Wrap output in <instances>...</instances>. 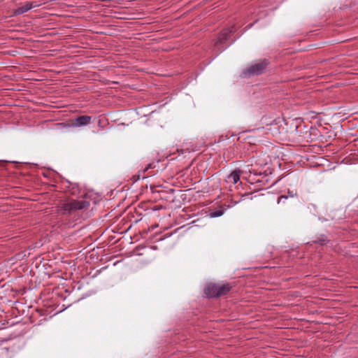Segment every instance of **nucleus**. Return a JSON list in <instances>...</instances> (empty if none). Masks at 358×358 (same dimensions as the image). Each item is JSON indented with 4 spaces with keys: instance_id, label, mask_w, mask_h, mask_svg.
<instances>
[{
    "instance_id": "nucleus-10",
    "label": "nucleus",
    "mask_w": 358,
    "mask_h": 358,
    "mask_svg": "<svg viewBox=\"0 0 358 358\" xmlns=\"http://www.w3.org/2000/svg\"><path fill=\"white\" fill-rule=\"evenodd\" d=\"M152 167V164H149L143 170L144 171H146L148 169H150Z\"/></svg>"
},
{
    "instance_id": "nucleus-6",
    "label": "nucleus",
    "mask_w": 358,
    "mask_h": 358,
    "mask_svg": "<svg viewBox=\"0 0 358 358\" xmlns=\"http://www.w3.org/2000/svg\"><path fill=\"white\" fill-rule=\"evenodd\" d=\"M233 31L232 29H224L222 30L217 38V41L215 42V45H218L220 44H224L225 43V42L229 39V36H230V34Z\"/></svg>"
},
{
    "instance_id": "nucleus-15",
    "label": "nucleus",
    "mask_w": 358,
    "mask_h": 358,
    "mask_svg": "<svg viewBox=\"0 0 358 358\" xmlns=\"http://www.w3.org/2000/svg\"><path fill=\"white\" fill-rule=\"evenodd\" d=\"M169 192H170L171 193H173V192H174V189H169Z\"/></svg>"
},
{
    "instance_id": "nucleus-2",
    "label": "nucleus",
    "mask_w": 358,
    "mask_h": 358,
    "mask_svg": "<svg viewBox=\"0 0 358 358\" xmlns=\"http://www.w3.org/2000/svg\"><path fill=\"white\" fill-rule=\"evenodd\" d=\"M90 205V202L85 200H73L63 203L59 208V213L70 215L76 210L87 209Z\"/></svg>"
},
{
    "instance_id": "nucleus-3",
    "label": "nucleus",
    "mask_w": 358,
    "mask_h": 358,
    "mask_svg": "<svg viewBox=\"0 0 358 358\" xmlns=\"http://www.w3.org/2000/svg\"><path fill=\"white\" fill-rule=\"evenodd\" d=\"M268 64V62L266 59L261 61L248 68L243 71V73L245 76L248 75H260L264 73Z\"/></svg>"
},
{
    "instance_id": "nucleus-14",
    "label": "nucleus",
    "mask_w": 358,
    "mask_h": 358,
    "mask_svg": "<svg viewBox=\"0 0 358 358\" xmlns=\"http://www.w3.org/2000/svg\"><path fill=\"white\" fill-rule=\"evenodd\" d=\"M288 194H289L291 197H293L294 195L296 194V193L294 194H292V193H290V192H288Z\"/></svg>"
},
{
    "instance_id": "nucleus-8",
    "label": "nucleus",
    "mask_w": 358,
    "mask_h": 358,
    "mask_svg": "<svg viewBox=\"0 0 358 358\" xmlns=\"http://www.w3.org/2000/svg\"><path fill=\"white\" fill-rule=\"evenodd\" d=\"M328 242L329 239L324 234H320L313 241V243L320 244L321 245H326Z\"/></svg>"
},
{
    "instance_id": "nucleus-7",
    "label": "nucleus",
    "mask_w": 358,
    "mask_h": 358,
    "mask_svg": "<svg viewBox=\"0 0 358 358\" xmlns=\"http://www.w3.org/2000/svg\"><path fill=\"white\" fill-rule=\"evenodd\" d=\"M241 171L239 170L233 171L227 176L226 182L231 184H236L240 180Z\"/></svg>"
},
{
    "instance_id": "nucleus-12",
    "label": "nucleus",
    "mask_w": 358,
    "mask_h": 358,
    "mask_svg": "<svg viewBox=\"0 0 358 358\" xmlns=\"http://www.w3.org/2000/svg\"><path fill=\"white\" fill-rule=\"evenodd\" d=\"M288 194H289L291 197H293L294 195L296 194V193L294 194H292V193H290V192H288Z\"/></svg>"
},
{
    "instance_id": "nucleus-13",
    "label": "nucleus",
    "mask_w": 358,
    "mask_h": 358,
    "mask_svg": "<svg viewBox=\"0 0 358 358\" xmlns=\"http://www.w3.org/2000/svg\"><path fill=\"white\" fill-rule=\"evenodd\" d=\"M288 194H289L291 197H293L294 195L296 194V193L294 194H292V193H290V192H288Z\"/></svg>"
},
{
    "instance_id": "nucleus-11",
    "label": "nucleus",
    "mask_w": 358,
    "mask_h": 358,
    "mask_svg": "<svg viewBox=\"0 0 358 358\" xmlns=\"http://www.w3.org/2000/svg\"><path fill=\"white\" fill-rule=\"evenodd\" d=\"M287 199V196H281L279 198V201H278V202H280L281 199Z\"/></svg>"
},
{
    "instance_id": "nucleus-9",
    "label": "nucleus",
    "mask_w": 358,
    "mask_h": 358,
    "mask_svg": "<svg viewBox=\"0 0 358 358\" xmlns=\"http://www.w3.org/2000/svg\"><path fill=\"white\" fill-rule=\"evenodd\" d=\"M224 213V209L222 208H220L219 209H217L213 212L210 213V217H218L222 216Z\"/></svg>"
},
{
    "instance_id": "nucleus-4",
    "label": "nucleus",
    "mask_w": 358,
    "mask_h": 358,
    "mask_svg": "<svg viewBox=\"0 0 358 358\" xmlns=\"http://www.w3.org/2000/svg\"><path fill=\"white\" fill-rule=\"evenodd\" d=\"M41 5V3H38L36 1H29L26 2L23 6L18 7L17 8L15 9L13 11V15L17 16L22 15L24 13L28 12L31 9L34 8L38 7Z\"/></svg>"
},
{
    "instance_id": "nucleus-1",
    "label": "nucleus",
    "mask_w": 358,
    "mask_h": 358,
    "mask_svg": "<svg viewBox=\"0 0 358 358\" xmlns=\"http://www.w3.org/2000/svg\"><path fill=\"white\" fill-rule=\"evenodd\" d=\"M231 288L232 286L229 283H210L205 287L204 294L208 298H216L227 294Z\"/></svg>"
},
{
    "instance_id": "nucleus-5",
    "label": "nucleus",
    "mask_w": 358,
    "mask_h": 358,
    "mask_svg": "<svg viewBox=\"0 0 358 358\" xmlns=\"http://www.w3.org/2000/svg\"><path fill=\"white\" fill-rule=\"evenodd\" d=\"M92 116L81 115L72 120L71 127H80L90 124L92 122Z\"/></svg>"
}]
</instances>
